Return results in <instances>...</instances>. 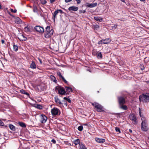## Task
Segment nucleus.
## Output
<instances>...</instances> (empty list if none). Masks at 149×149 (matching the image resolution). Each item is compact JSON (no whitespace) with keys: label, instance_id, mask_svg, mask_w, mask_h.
Returning <instances> with one entry per match:
<instances>
[{"label":"nucleus","instance_id":"f257e3e1","mask_svg":"<svg viewBox=\"0 0 149 149\" xmlns=\"http://www.w3.org/2000/svg\"><path fill=\"white\" fill-rule=\"evenodd\" d=\"M44 36L46 38H49L52 36L54 30L51 28L50 26H47L46 28V30L44 31Z\"/></svg>","mask_w":149,"mask_h":149},{"label":"nucleus","instance_id":"f03ea898","mask_svg":"<svg viewBox=\"0 0 149 149\" xmlns=\"http://www.w3.org/2000/svg\"><path fill=\"white\" fill-rule=\"evenodd\" d=\"M139 99L140 101L146 102L149 101V96L148 95L143 94L139 96Z\"/></svg>","mask_w":149,"mask_h":149},{"label":"nucleus","instance_id":"7ed1b4c3","mask_svg":"<svg viewBox=\"0 0 149 149\" xmlns=\"http://www.w3.org/2000/svg\"><path fill=\"white\" fill-rule=\"evenodd\" d=\"M92 105L95 107L97 111L102 112L104 111L103 107L99 104L94 102L92 104Z\"/></svg>","mask_w":149,"mask_h":149},{"label":"nucleus","instance_id":"20e7f679","mask_svg":"<svg viewBox=\"0 0 149 149\" xmlns=\"http://www.w3.org/2000/svg\"><path fill=\"white\" fill-rule=\"evenodd\" d=\"M125 96H119L118 97V102L120 105H122L125 103Z\"/></svg>","mask_w":149,"mask_h":149},{"label":"nucleus","instance_id":"39448f33","mask_svg":"<svg viewBox=\"0 0 149 149\" xmlns=\"http://www.w3.org/2000/svg\"><path fill=\"white\" fill-rule=\"evenodd\" d=\"M51 112L53 116L59 115L60 114L59 110L56 107H54L51 109Z\"/></svg>","mask_w":149,"mask_h":149},{"label":"nucleus","instance_id":"423d86ee","mask_svg":"<svg viewBox=\"0 0 149 149\" xmlns=\"http://www.w3.org/2000/svg\"><path fill=\"white\" fill-rule=\"evenodd\" d=\"M130 119L132 121V123L135 125L137 124V121L135 116L133 114H131L129 116Z\"/></svg>","mask_w":149,"mask_h":149},{"label":"nucleus","instance_id":"0eeeda50","mask_svg":"<svg viewBox=\"0 0 149 149\" xmlns=\"http://www.w3.org/2000/svg\"><path fill=\"white\" fill-rule=\"evenodd\" d=\"M60 13V14H62L63 12L61 10L58 9L55 11L53 15V17L52 18L53 19L54 22H55V19L56 18V15L59 13Z\"/></svg>","mask_w":149,"mask_h":149},{"label":"nucleus","instance_id":"6e6552de","mask_svg":"<svg viewBox=\"0 0 149 149\" xmlns=\"http://www.w3.org/2000/svg\"><path fill=\"white\" fill-rule=\"evenodd\" d=\"M40 122L42 123H46L47 120V117L44 115L42 114L40 115Z\"/></svg>","mask_w":149,"mask_h":149},{"label":"nucleus","instance_id":"1a4fd4ad","mask_svg":"<svg viewBox=\"0 0 149 149\" xmlns=\"http://www.w3.org/2000/svg\"><path fill=\"white\" fill-rule=\"evenodd\" d=\"M35 30L37 31L40 33H43L44 32V29L43 28L40 26H36L34 28Z\"/></svg>","mask_w":149,"mask_h":149},{"label":"nucleus","instance_id":"9d476101","mask_svg":"<svg viewBox=\"0 0 149 149\" xmlns=\"http://www.w3.org/2000/svg\"><path fill=\"white\" fill-rule=\"evenodd\" d=\"M58 92L61 95H65L66 92L63 88H60L58 90Z\"/></svg>","mask_w":149,"mask_h":149},{"label":"nucleus","instance_id":"9b49d317","mask_svg":"<svg viewBox=\"0 0 149 149\" xmlns=\"http://www.w3.org/2000/svg\"><path fill=\"white\" fill-rule=\"evenodd\" d=\"M18 38L21 41H25L27 40V38L22 34H20Z\"/></svg>","mask_w":149,"mask_h":149},{"label":"nucleus","instance_id":"f8f14e48","mask_svg":"<svg viewBox=\"0 0 149 149\" xmlns=\"http://www.w3.org/2000/svg\"><path fill=\"white\" fill-rule=\"evenodd\" d=\"M141 129L143 131L146 132L148 130V124L143 125H141Z\"/></svg>","mask_w":149,"mask_h":149},{"label":"nucleus","instance_id":"ddd939ff","mask_svg":"<svg viewBox=\"0 0 149 149\" xmlns=\"http://www.w3.org/2000/svg\"><path fill=\"white\" fill-rule=\"evenodd\" d=\"M97 3H87L86 4V6L88 7L89 8H93L97 6Z\"/></svg>","mask_w":149,"mask_h":149},{"label":"nucleus","instance_id":"4468645a","mask_svg":"<svg viewBox=\"0 0 149 149\" xmlns=\"http://www.w3.org/2000/svg\"><path fill=\"white\" fill-rule=\"evenodd\" d=\"M141 120H142V123H141V125L145 124H148L147 120L145 117H142L141 118Z\"/></svg>","mask_w":149,"mask_h":149},{"label":"nucleus","instance_id":"2eb2a0df","mask_svg":"<svg viewBox=\"0 0 149 149\" xmlns=\"http://www.w3.org/2000/svg\"><path fill=\"white\" fill-rule=\"evenodd\" d=\"M54 99L55 102L58 105H62V103L61 102L60 100L57 97H54Z\"/></svg>","mask_w":149,"mask_h":149},{"label":"nucleus","instance_id":"dca6fc26","mask_svg":"<svg viewBox=\"0 0 149 149\" xmlns=\"http://www.w3.org/2000/svg\"><path fill=\"white\" fill-rule=\"evenodd\" d=\"M57 74L59 77L61 78L64 82L66 84H68V81L65 79L64 78L62 75L61 73L60 72H57Z\"/></svg>","mask_w":149,"mask_h":149},{"label":"nucleus","instance_id":"f3484780","mask_svg":"<svg viewBox=\"0 0 149 149\" xmlns=\"http://www.w3.org/2000/svg\"><path fill=\"white\" fill-rule=\"evenodd\" d=\"M95 139L97 142L100 143H103L105 141V140L104 139H100L96 138H95Z\"/></svg>","mask_w":149,"mask_h":149},{"label":"nucleus","instance_id":"a211bd4d","mask_svg":"<svg viewBox=\"0 0 149 149\" xmlns=\"http://www.w3.org/2000/svg\"><path fill=\"white\" fill-rule=\"evenodd\" d=\"M68 10L70 11H77L78 10V8L74 6H71L69 8Z\"/></svg>","mask_w":149,"mask_h":149},{"label":"nucleus","instance_id":"6ab92c4d","mask_svg":"<svg viewBox=\"0 0 149 149\" xmlns=\"http://www.w3.org/2000/svg\"><path fill=\"white\" fill-rule=\"evenodd\" d=\"M30 67L33 69H34L36 68V66L34 61H32V63L30 65Z\"/></svg>","mask_w":149,"mask_h":149},{"label":"nucleus","instance_id":"aec40b11","mask_svg":"<svg viewBox=\"0 0 149 149\" xmlns=\"http://www.w3.org/2000/svg\"><path fill=\"white\" fill-rule=\"evenodd\" d=\"M111 40L109 38L103 40V44H107L110 42Z\"/></svg>","mask_w":149,"mask_h":149},{"label":"nucleus","instance_id":"412c9836","mask_svg":"<svg viewBox=\"0 0 149 149\" xmlns=\"http://www.w3.org/2000/svg\"><path fill=\"white\" fill-rule=\"evenodd\" d=\"M34 107L39 109H42L43 108V106L39 104H34Z\"/></svg>","mask_w":149,"mask_h":149},{"label":"nucleus","instance_id":"4be33fe9","mask_svg":"<svg viewBox=\"0 0 149 149\" xmlns=\"http://www.w3.org/2000/svg\"><path fill=\"white\" fill-rule=\"evenodd\" d=\"M50 78L51 80L54 82L56 83L57 82L56 78L54 76L52 75H51Z\"/></svg>","mask_w":149,"mask_h":149},{"label":"nucleus","instance_id":"5701e85b","mask_svg":"<svg viewBox=\"0 0 149 149\" xmlns=\"http://www.w3.org/2000/svg\"><path fill=\"white\" fill-rule=\"evenodd\" d=\"M15 22L17 24H20L21 23L22 21L19 17H17L15 19Z\"/></svg>","mask_w":149,"mask_h":149},{"label":"nucleus","instance_id":"b1692460","mask_svg":"<svg viewBox=\"0 0 149 149\" xmlns=\"http://www.w3.org/2000/svg\"><path fill=\"white\" fill-rule=\"evenodd\" d=\"M20 92L22 94H25L27 96H29V93H28L27 92H26L24 90L22 89L20 90Z\"/></svg>","mask_w":149,"mask_h":149},{"label":"nucleus","instance_id":"393cba45","mask_svg":"<svg viewBox=\"0 0 149 149\" xmlns=\"http://www.w3.org/2000/svg\"><path fill=\"white\" fill-rule=\"evenodd\" d=\"M79 149H87L85 146L82 143L79 144Z\"/></svg>","mask_w":149,"mask_h":149},{"label":"nucleus","instance_id":"a878e982","mask_svg":"<svg viewBox=\"0 0 149 149\" xmlns=\"http://www.w3.org/2000/svg\"><path fill=\"white\" fill-rule=\"evenodd\" d=\"M94 19L95 20L99 21V22H101L102 20V18L98 17H94Z\"/></svg>","mask_w":149,"mask_h":149},{"label":"nucleus","instance_id":"bb28decb","mask_svg":"<svg viewBox=\"0 0 149 149\" xmlns=\"http://www.w3.org/2000/svg\"><path fill=\"white\" fill-rule=\"evenodd\" d=\"M65 88L67 91H68L69 92H72V90L71 88L68 86H65Z\"/></svg>","mask_w":149,"mask_h":149},{"label":"nucleus","instance_id":"cd10ccee","mask_svg":"<svg viewBox=\"0 0 149 149\" xmlns=\"http://www.w3.org/2000/svg\"><path fill=\"white\" fill-rule=\"evenodd\" d=\"M80 140L79 139H77L76 140H74V143L75 144V145H77L78 144H80Z\"/></svg>","mask_w":149,"mask_h":149},{"label":"nucleus","instance_id":"c85d7f7f","mask_svg":"<svg viewBox=\"0 0 149 149\" xmlns=\"http://www.w3.org/2000/svg\"><path fill=\"white\" fill-rule=\"evenodd\" d=\"M18 124L21 127H26V125L24 123L22 122H19Z\"/></svg>","mask_w":149,"mask_h":149},{"label":"nucleus","instance_id":"c756f323","mask_svg":"<svg viewBox=\"0 0 149 149\" xmlns=\"http://www.w3.org/2000/svg\"><path fill=\"white\" fill-rule=\"evenodd\" d=\"M9 126L10 129L11 130H15V126L11 124H10L9 125Z\"/></svg>","mask_w":149,"mask_h":149},{"label":"nucleus","instance_id":"7c9ffc66","mask_svg":"<svg viewBox=\"0 0 149 149\" xmlns=\"http://www.w3.org/2000/svg\"><path fill=\"white\" fill-rule=\"evenodd\" d=\"M120 108L123 109L124 110H126L127 109V106L125 105H120Z\"/></svg>","mask_w":149,"mask_h":149},{"label":"nucleus","instance_id":"2f4dec72","mask_svg":"<svg viewBox=\"0 0 149 149\" xmlns=\"http://www.w3.org/2000/svg\"><path fill=\"white\" fill-rule=\"evenodd\" d=\"M13 49L14 51L15 52H17L18 49V47L17 46L15 45H13Z\"/></svg>","mask_w":149,"mask_h":149},{"label":"nucleus","instance_id":"473e14b6","mask_svg":"<svg viewBox=\"0 0 149 149\" xmlns=\"http://www.w3.org/2000/svg\"><path fill=\"white\" fill-rule=\"evenodd\" d=\"M24 31L26 32H29L30 30L28 26H26L24 28Z\"/></svg>","mask_w":149,"mask_h":149},{"label":"nucleus","instance_id":"72a5a7b5","mask_svg":"<svg viewBox=\"0 0 149 149\" xmlns=\"http://www.w3.org/2000/svg\"><path fill=\"white\" fill-rule=\"evenodd\" d=\"M97 54L98 58H102V54L101 52L98 53Z\"/></svg>","mask_w":149,"mask_h":149},{"label":"nucleus","instance_id":"f704fd0d","mask_svg":"<svg viewBox=\"0 0 149 149\" xmlns=\"http://www.w3.org/2000/svg\"><path fill=\"white\" fill-rule=\"evenodd\" d=\"M63 99H64L65 100H67V101H68L69 102V103H71V101L70 100V99H69L68 98H67V97H63Z\"/></svg>","mask_w":149,"mask_h":149},{"label":"nucleus","instance_id":"c9c22d12","mask_svg":"<svg viewBox=\"0 0 149 149\" xmlns=\"http://www.w3.org/2000/svg\"><path fill=\"white\" fill-rule=\"evenodd\" d=\"M78 129L79 131H82L83 129V126L81 125L79 126L78 127Z\"/></svg>","mask_w":149,"mask_h":149},{"label":"nucleus","instance_id":"e433bc0d","mask_svg":"<svg viewBox=\"0 0 149 149\" xmlns=\"http://www.w3.org/2000/svg\"><path fill=\"white\" fill-rule=\"evenodd\" d=\"M37 8L36 6H35V5H34L33 6V11L34 12H37Z\"/></svg>","mask_w":149,"mask_h":149},{"label":"nucleus","instance_id":"4c0bfd02","mask_svg":"<svg viewBox=\"0 0 149 149\" xmlns=\"http://www.w3.org/2000/svg\"><path fill=\"white\" fill-rule=\"evenodd\" d=\"M41 3L42 4H44L47 3V1L46 0H40Z\"/></svg>","mask_w":149,"mask_h":149},{"label":"nucleus","instance_id":"58836bf2","mask_svg":"<svg viewBox=\"0 0 149 149\" xmlns=\"http://www.w3.org/2000/svg\"><path fill=\"white\" fill-rule=\"evenodd\" d=\"M115 130H116V131L117 132H119V133H120V130L119 128L118 127H116V128H115Z\"/></svg>","mask_w":149,"mask_h":149},{"label":"nucleus","instance_id":"ea45409f","mask_svg":"<svg viewBox=\"0 0 149 149\" xmlns=\"http://www.w3.org/2000/svg\"><path fill=\"white\" fill-rule=\"evenodd\" d=\"M10 11L12 12L15 13L17 12V10L16 9H15L13 10V9H11Z\"/></svg>","mask_w":149,"mask_h":149},{"label":"nucleus","instance_id":"a19ab883","mask_svg":"<svg viewBox=\"0 0 149 149\" xmlns=\"http://www.w3.org/2000/svg\"><path fill=\"white\" fill-rule=\"evenodd\" d=\"M103 40H102L98 42V44H103Z\"/></svg>","mask_w":149,"mask_h":149},{"label":"nucleus","instance_id":"79ce46f5","mask_svg":"<svg viewBox=\"0 0 149 149\" xmlns=\"http://www.w3.org/2000/svg\"><path fill=\"white\" fill-rule=\"evenodd\" d=\"M3 125V123L0 119V125L2 126Z\"/></svg>","mask_w":149,"mask_h":149},{"label":"nucleus","instance_id":"37998d69","mask_svg":"<svg viewBox=\"0 0 149 149\" xmlns=\"http://www.w3.org/2000/svg\"><path fill=\"white\" fill-rule=\"evenodd\" d=\"M51 142L54 143H56V141L54 139H52L51 140Z\"/></svg>","mask_w":149,"mask_h":149},{"label":"nucleus","instance_id":"c03bdc74","mask_svg":"<svg viewBox=\"0 0 149 149\" xmlns=\"http://www.w3.org/2000/svg\"><path fill=\"white\" fill-rule=\"evenodd\" d=\"M139 115L141 117V118L142 117H144L143 116V115H141V112L140 111H139Z\"/></svg>","mask_w":149,"mask_h":149},{"label":"nucleus","instance_id":"a18cd8bd","mask_svg":"<svg viewBox=\"0 0 149 149\" xmlns=\"http://www.w3.org/2000/svg\"><path fill=\"white\" fill-rule=\"evenodd\" d=\"M75 0L77 1V3L78 4H79L81 2L80 0Z\"/></svg>","mask_w":149,"mask_h":149},{"label":"nucleus","instance_id":"49530a36","mask_svg":"<svg viewBox=\"0 0 149 149\" xmlns=\"http://www.w3.org/2000/svg\"><path fill=\"white\" fill-rule=\"evenodd\" d=\"M72 0H65V2L66 3H68L70 1H71Z\"/></svg>","mask_w":149,"mask_h":149},{"label":"nucleus","instance_id":"de8ad7c7","mask_svg":"<svg viewBox=\"0 0 149 149\" xmlns=\"http://www.w3.org/2000/svg\"><path fill=\"white\" fill-rule=\"evenodd\" d=\"M38 59L40 61V64H42V61H41V60L39 58H38Z\"/></svg>","mask_w":149,"mask_h":149},{"label":"nucleus","instance_id":"09e8293b","mask_svg":"<svg viewBox=\"0 0 149 149\" xmlns=\"http://www.w3.org/2000/svg\"><path fill=\"white\" fill-rule=\"evenodd\" d=\"M56 0H50V1L51 3H53Z\"/></svg>","mask_w":149,"mask_h":149},{"label":"nucleus","instance_id":"8fccbe9b","mask_svg":"<svg viewBox=\"0 0 149 149\" xmlns=\"http://www.w3.org/2000/svg\"><path fill=\"white\" fill-rule=\"evenodd\" d=\"M117 25H115L114 26H113V28L116 29L117 28Z\"/></svg>","mask_w":149,"mask_h":149},{"label":"nucleus","instance_id":"3c124183","mask_svg":"<svg viewBox=\"0 0 149 149\" xmlns=\"http://www.w3.org/2000/svg\"><path fill=\"white\" fill-rule=\"evenodd\" d=\"M1 42H2V44H3L4 43V42H5V41H4V40H1Z\"/></svg>","mask_w":149,"mask_h":149},{"label":"nucleus","instance_id":"603ef678","mask_svg":"<svg viewBox=\"0 0 149 149\" xmlns=\"http://www.w3.org/2000/svg\"><path fill=\"white\" fill-rule=\"evenodd\" d=\"M81 12L83 13H84L86 12V10H83L81 11Z\"/></svg>","mask_w":149,"mask_h":149},{"label":"nucleus","instance_id":"864d4df0","mask_svg":"<svg viewBox=\"0 0 149 149\" xmlns=\"http://www.w3.org/2000/svg\"><path fill=\"white\" fill-rule=\"evenodd\" d=\"M144 69V67H143L142 68H141V69L142 70H143Z\"/></svg>","mask_w":149,"mask_h":149},{"label":"nucleus","instance_id":"5fc2aeb1","mask_svg":"<svg viewBox=\"0 0 149 149\" xmlns=\"http://www.w3.org/2000/svg\"><path fill=\"white\" fill-rule=\"evenodd\" d=\"M129 131L131 133L132 132V131L131 129H129Z\"/></svg>","mask_w":149,"mask_h":149},{"label":"nucleus","instance_id":"6e6d98bb","mask_svg":"<svg viewBox=\"0 0 149 149\" xmlns=\"http://www.w3.org/2000/svg\"><path fill=\"white\" fill-rule=\"evenodd\" d=\"M87 71H88L89 72H91L90 70L89 69H87Z\"/></svg>","mask_w":149,"mask_h":149},{"label":"nucleus","instance_id":"4d7b16f0","mask_svg":"<svg viewBox=\"0 0 149 149\" xmlns=\"http://www.w3.org/2000/svg\"><path fill=\"white\" fill-rule=\"evenodd\" d=\"M121 1H122L123 2H124L125 1V0H120Z\"/></svg>","mask_w":149,"mask_h":149},{"label":"nucleus","instance_id":"13d9d810","mask_svg":"<svg viewBox=\"0 0 149 149\" xmlns=\"http://www.w3.org/2000/svg\"><path fill=\"white\" fill-rule=\"evenodd\" d=\"M38 88H41V86H38Z\"/></svg>","mask_w":149,"mask_h":149},{"label":"nucleus","instance_id":"bf43d9fd","mask_svg":"<svg viewBox=\"0 0 149 149\" xmlns=\"http://www.w3.org/2000/svg\"><path fill=\"white\" fill-rule=\"evenodd\" d=\"M141 1H145V0H140Z\"/></svg>","mask_w":149,"mask_h":149},{"label":"nucleus","instance_id":"052dcab7","mask_svg":"<svg viewBox=\"0 0 149 149\" xmlns=\"http://www.w3.org/2000/svg\"><path fill=\"white\" fill-rule=\"evenodd\" d=\"M44 88H42L41 89V90L43 91V90H44Z\"/></svg>","mask_w":149,"mask_h":149},{"label":"nucleus","instance_id":"680f3d73","mask_svg":"<svg viewBox=\"0 0 149 149\" xmlns=\"http://www.w3.org/2000/svg\"><path fill=\"white\" fill-rule=\"evenodd\" d=\"M146 82H147V83L149 84V81H147Z\"/></svg>","mask_w":149,"mask_h":149},{"label":"nucleus","instance_id":"e2e57ef3","mask_svg":"<svg viewBox=\"0 0 149 149\" xmlns=\"http://www.w3.org/2000/svg\"><path fill=\"white\" fill-rule=\"evenodd\" d=\"M29 7L30 8H32V7H31V6H29Z\"/></svg>","mask_w":149,"mask_h":149},{"label":"nucleus","instance_id":"0e129e2a","mask_svg":"<svg viewBox=\"0 0 149 149\" xmlns=\"http://www.w3.org/2000/svg\"><path fill=\"white\" fill-rule=\"evenodd\" d=\"M56 89H58V87H56Z\"/></svg>","mask_w":149,"mask_h":149},{"label":"nucleus","instance_id":"69168bd1","mask_svg":"<svg viewBox=\"0 0 149 149\" xmlns=\"http://www.w3.org/2000/svg\"><path fill=\"white\" fill-rule=\"evenodd\" d=\"M65 105H67V103H65Z\"/></svg>","mask_w":149,"mask_h":149},{"label":"nucleus","instance_id":"338daca9","mask_svg":"<svg viewBox=\"0 0 149 149\" xmlns=\"http://www.w3.org/2000/svg\"><path fill=\"white\" fill-rule=\"evenodd\" d=\"M96 26H98L97 25H96Z\"/></svg>","mask_w":149,"mask_h":149},{"label":"nucleus","instance_id":"774afa93","mask_svg":"<svg viewBox=\"0 0 149 149\" xmlns=\"http://www.w3.org/2000/svg\"><path fill=\"white\" fill-rule=\"evenodd\" d=\"M148 139H149V138H148Z\"/></svg>","mask_w":149,"mask_h":149}]
</instances>
